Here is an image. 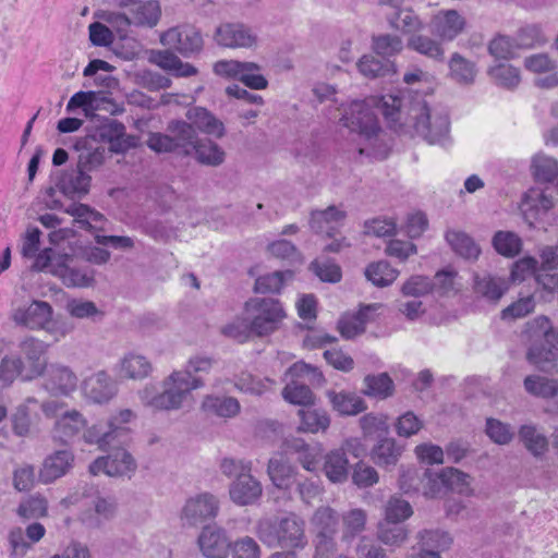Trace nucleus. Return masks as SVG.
Segmentation results:
<instances>
[{"instance_id":"5fc2aeb1","label":"nucleus","mask_w":558,"mask_h":558,"mask_svg":"<svg viewBox=\"0 0 558 558\" xmlns=\"http://www.w3.org/2000/svg\"><path fill=\"white\" fill-rule=\"evenodd\" d=\"M524 335L533 343L546 342L554 337L553 325L548 317L537 316L525 325Z\"/></svg>"},{"instance_id":"9d476101","label":"nucleus","mask_w":558,"mask_h":558,"mask_svg":"<svg viewBox=\"0 0 558 558\" xmlns=\"http://www.w3.org/2000/svg\"><path fill=\"white\" fill-rule=\"evenodd\" d=\"M162 45L178 51L183 57L198 53L204 45L201 32L193 25L183 24L171 27L160 36Z\"/></svg>"},{"instance_id":"c9c22d12","label":"nucleus","mask_w":558,"mask_h":558,"mask_svg":"<svg viewBox=\"0 0 558 558\" xmlns=\"http://www.w3.org/2000/svg\"><path fill=\"white\" fill-rule=\"evenodd\" d=\"M524 390L539 399H553L558 396V381L554 378L532 374L523 380Z\"/></svg>"},{"instance_id":"79ce46f5","label":"nucleus","mask_w":558,"mask_h":558,"mask_svg":"<svg viewBox=\"0 0 558 558\" xmlns=\"http://www.w3.org/2000/svg\"><path fill=\"white\" fill-rule=\"evenodd\" d=\"M364 275L374 286L385 288L395 282L399 276V270L391 267L387 260H378L367 265Z\"/></svg>"},{"instance_id":"09e8293b","label":"nucleus","mask_w":558,"mask_h":558,"mask_svg":"<svg viewBox=\"0 0 558 558\" xmlns=\"http://www.w3.org/2000/svg\"><path fill=\"white\" fill-rule=\"evenodd\" d=\"M420 549L444 551L450 548L452 538L449 533L438 529H425L416 534Z\"/></svg>"},{"instance_id":"69168bd1","label":"nucleus","mask_w":558,"mask_h":558,"mask_svg":"<svg viewBox=\"0 0 558 558\" xmlns=\"http://www.w3.org/2000/svg\"><path fill=\"white\" fill-rule=\"evenodd\" d=\"M366 313L360 311L354 315H344L338 322V330L345 339H352L365 331Z\"/></svg>"},{"instance_id":"13d9d810","label":"nucleus","mask_w":558,"mask_h":558,"mask_svg":"<svg viewBox=\"0 0 558 558\" xmlns=\"http://www.w3.org/2000/svg\"><path fill=\"white\" fill-rule=\"evenodd\" d=\"M435 291V283L432 278L421 275L411 276L401 287V294L404 298L420 300Z\"/></svg>"},{"instance_id":"a211bd4d","label":"nucleus","mask_w":558,"mask_h":558,"mask_svg":"<svg viewBox=\"0 0 558 558\" xmlns=\"http://www.w3.org/2000/svg\"><path fill=\"white\" fill-rule=\"evenodd\" d=\"M197 543L206 558H227L231 547L226 531L216 525L204 526Z\"/></svg>"},{"instance_id":"f704fd0d","label":"nucleus","mask_w":558,"mask_h":558,"mask_svg":"<svg viewBox=\"0 0 558 558\" xmlns=\"http://www.w3.org/2000/svg\"><path fill=\"white\" fill-rule=\"evenodd\" d=\"M402 448L397 445L393 438H380L371 450V459L381 468L396 465L401 457Z\"/></svg>"},{"instance_id":"5701e85b","label":"nucleus","mask_w":558,"mask_h":558,"mask_svg":"<svg viewBox=\"0 0 558 558\" xmlns=\"http://www.w3.org/2000/svg\"><path fill=\"white\" fill-rule=\"evenodd\" d=\"M524 66L533 73H549L535 80V85L541 88H555L558 86V66L547 53H535L524 59Z\"/></svg>"},{"instance_id":"423d86ee","label":"nucleus","mask_w":558,"mask_h":558,"mask_svg":"<svg viewBox=\"0 0 558 558\" xmlns=\"http://www.w3.org/2000/svg\"><path fill=\"white\" fill-rule=\"evenodd\" d=\"M244 308L253 335L257 337L276 331L286 318L282 304L272 298H252L245 302Z\"/></svg>"},{"instance_id":"f03ea898","label":"nucleus","mask_w":558,"mask_h":558,"mask_svg":"<svg viewBox=\"0 0 558 558\" xmlns=\"http://www.w3.org/2000/svg\"><path fill=\"white\" fill-rule=\"evenodd\" d=\"M203 386V379H190L185 373L172 372L163 379L161 392L146 386L140 391V399L145 407L155 411L179 410L191 391Z\"/></svg>"},{"instance_id":"3c124183","label":"nucleus","mask_w":558,"mask_h":558,"mask_svg":"<svg viewBox=\"0 0 558 558\" xmlns=\"http://www.w3.org/2000/svg\"><path fill=\"white\" fill-rule=\"evenodd\" d=\"M157 64L178 77H189L197 73V69L194 65L183 62L178 56L168 50L160 51L157 54Z\"/></svg>"},{"instance_id":"aec40b11","label":"nucleus","mask_w":558,"mask_h":558,"mask_svg":"<svg viewBox=\"0 0 558 558\" xmlns=\"http://www.w3.org/2000/svg\"><path fill=\"white\" fill-rule=\"evenodd\" d=\"M465 26V19L457 10H441L430 21L433 34L447 41L457 38Z\"/></svg>"},{"instance_id":"412c9836","label":"nucleus","mask_w":558,"mask_h":558,"mask_svg":"<svg viewBox=\"0 0 558 558\" xmlns=\"http://www.w3.org/2000/svg\"><path fill=\"white\" fill-rule=\"evenodd\" d=\"M122 5L129 9L133 26L153 28L161 17L158 0H128Z\"/></svg>"},{"instance_id":"473e14b6","label":"nucleus","mask_w":558,"mask_h":558,"mask_svg":"<svg viewBox=\"0 0 558 558\" xmlns=\"http://www.w3.org/2000/svg\"><path fill=\"white\" fill-rule=\"evenodd\" d=\"M345 213L336 206H329L324 210H315L311 216V228L317 233L332 235L339 223L344 219Z\"/></svg>"},{"instance_id":"7ed1b4c3","label":"nucleus","mask_w":558,"mask_h":558,"mask_svg":"<svg viewBox=\"0 0 558 558\" xmlns=\"http://www.w3.org/2000/svg\"><path fill=\"white\" fill-rule=\"evenodd\" d=\"M409 128L429 144L441 146L450 143V121L448 113L441 109L429 108L424 99H415L409 104Z\"/></svg>"},{"instance_id":"8fccbe9b","label":"nucleus","mask_w":558,"mask_h":558,"mask_svg":"<svg viewBox=\"0 0 558 558\" xmlns=\"http://www.w3.org/2000/svg\"><path fill=\"white\" fill-rule=\"evenodd\" d=\"M531 168L537 181H558V160L554 157L538 153L532 158Z\"/></svg>"},{"instance_id":"6e6552de","label":"nucleus","mask_w":558,"mask_h":558,"mask_svg":"<svg viewBox=\"0 0 558 558\" xmlns=\"http://www.w3.org/2000/svg\"><path fill=\"white\" fill-rule=\"evenodd\" d=\"M123 444H117L108 456L97 458L90 465L93 475L101 473L108 476H131L136 470V462L129 451L122 448Z\"/></svg>"},{"instance_id":"4d7b16f0","label":"nucleus","mask_w":558,"mask_h":558,"mask_svg":"<svg viewBox=\"0 0 558 558\" xmlns=\"http://www.w3.org/2000/svg\"><path fill=\"white\" fill-rule=\"evenodd\" d=\"M492 243L497 253L505 257H514L522 248V240L512 231H497Z\"/></svg>"},{"instance_id":"052dcab7","label":"nucleus","mask_w":558,"mask_h":558,"mask_svg":"<svg viewBox=\"0 0 558 558\" xmlns=\"http://www.w3.org/2000/svg\"><path fill=\"white\" fill-rule=\"evenodd\" d=\"M408 47L420 54L434 60L444 59V49L436 40L420 34L412 35L408 40Z\"/></svg>"},{"instance_id":"4c0bfd02","label":"nucleus","mask_w":558,"mask_h":558,"mask_svg":"<svg viewBox=\"0 0 558 558\" xmlns=\"http://www.w3.org/2000/svg\"><path fill=\"white\" fill-rule=\"evenodd\" d=\"M48 385L52 390L68 395L76 388L77 377L69 367L52 364L48 371Z\"/></svg>"},{"instance_id":"f257e3e1","label":"nucleus","mask_w":558,"mask_h":558,"mask_svg":"<svg viewBox=\"0 0 558 558\" xmlns=\"http://www.w3.org/2000/svg\"><path fill=\"white\" fill-rule=\"evenodd\" d=\"M373 107L383 113L389 126L395 131H402L410 123L408 110L404 112L405 106L399 96L385 95L379 99L351 102L344 110L341 121L344 126L357 133L366 142L365 145L359 147L361 155L376 156L378 154L377 143L380 128Z\"/></svg>"},{"instance_id":"c85d7f7f","label":"nucleus","mask_w":558,"mask_h":558,"mask_svg":"<svg viewBox=\"0 0 558 558\" xmlns=\"http://www.w3.org/2000/svg\"><path fill=\"white\" fill-rule=\"evenodd\" d=\"M151 369V364L146 356L130 352L121 357L118 374L121 378L142 380L150 374Z\"/></svg>"},{"instance_id":"6e6d98bb","label":"nucleus","mask_w":558,"mask_h":558,"mask_svg":"<svg viewBox=\"0 0 558 558\" xmlns=\"http://www.w3.org/2000/svg\"><path fill=\"white\" fill-rule=\"evenodd\" d=\"M445 488L454 490L459 494L471 493V476L458 469L446 468L438 476Z\"/></svg>"},{"instance_id":"2eb2a0df","label":"nucleus","mask_w":558,"mask_h":558,"mask_svg":"<svg viewBox=\"0 0 558 558\" xmlns=\"http://www.w3.org/2000/svg\"><path fill=\"white\" fill-rule=\"evenodd\" d=\"M117 392V383L105 371L96 372L83 381V393L93 403H107Z\"/></svg>"},{"instance_id":"774afa93","label":"nucleus","mask_w":558,"mask_h":558,"mask_svg":"<svg viewBox=\"0 0 558 558\" xmlns=\"http://www.w3.org/2000/svg\"><path fill=\"white\" fill-rule=\"evenodd\" d=\"M47 513L48 502L39 495L29 496L17 508V514L25 520L44 518Z\"/></svg>"},{"instance_id":"f8f14e48","label":"nucleus","mask_w":558,"mask_h":558,"mask_svg":"<svg viewBox=\"0 0 558 558\" xmlns=\"http://www.w3.org/2000/svg\"><path fill=\"white\" fill-rule=\"evenodd\" d=\"M19 348L26 361L23 379L32 380L41 376L48 364L46 359L48 345L39 339L27 337L20 342Z\"/></svg>"},{"instance_id":"2f4dec72","label":"nucleus","mask_w":558,"mask_h":558,"mask_svg":"<svg viewBox=\"0 0 558 558\" xmlns=\"http://www.w3.org/2000/svg\"><path fill=\"white\" fill-rule=\"evenodd\" d=\"M287 447L290 451L298 454V461L306 471L313 472L317 469L323 456L320 445H308L303 439L294 438L287 442Z\"/></svg>"},{"instance_id":"c03bdc74","label":"nucleus","mask_w":558,"mask_h":558,"mask_svg":"<svg viewBox=\"0 0 558 558\" xmlns=\"http://www.w3.org/2000/svg\"><path fill=\"white\" fill-rule=\"evenodd\" d=\"M363 384L364 388L362 389V392L365 396L381 400L389 398L395 391L393 381L387 373L367 375L365 376Z\"/></svg>"},{"instance_id":"e433bc0d","label":"nucleus","mask_w":558,"mask_h":558,"mask_svg":"<svg viewBox=\"0 0 558 558\" xmlns=\"http://www.w3.org/2000/svg\"><path fill=\"white\" fill-rule=\"evenodd\" d=\"M359 72L366 78H378L390 74H396L395 62L390 60H379L372 54H364L356 63Z\"/></svg>"},{"instance_id":"7c9ffc66","label":"nucleus","mask_w":558,"mask_h":558,"mask_svg":"<svg viewBox=\"0 0 558 558\" xmlns=\"http://www.w3.org/2000/svg\"><path fill=\"white\" fill-rule=\"evenodd\" d=\"M445 240L456 254L465 259L476 260L481 254L480 246L462 230L448 229Z\"/></svg>"},{"instance_id":"0eeeda50","label":"nucleus","mask_w":558,"mask_h":558,"mask_svg":"<svg viewBox=\"0 0 558 558\" xmlns=\"http://www.w3.org/2000/svg\"><path fill=\"white\" fill-rule=\"evenodd\" d=\"M219 509L220 502L217 496L207 492L199 493L186 499L181 510V519L190 526H197L216 519Z\"/></svg>"},{"instance_id":"603ef678","label":"nucleus","mask_w":558,"mask_h":558,"mask_svg":"<svg viewBox=\"0 0 558 558\" xmlns=\"http://www.w3.org/2000/svg\"><path fill=\"white\" fill-rule=\"evenodd\" d=\"M193 153H195L198 162L211 167L220 166L226 157L225 150L218 144L208 140H198Z\"/></svg>"},{"instance_id":"de8ad7c7","label":"nucleus","mask_w":558,"mask_h":558,"mask_svg":"<svg viewBox=\"0 0 558 558\" xmlns=\"http://www.w3.org/2000/svg\"><path fill=\"white\" fill-rule=\"evenodd\" d=\"M548 38L542 24H526L518 29L515 43L518 48L532 49L546 45Z\"/></svg>"},{"instance_id":"37998d69","label":"nucleus","mask_w":558,"mask_h":558,"mask_svg":"<svg viewBox=\"0 0 558 558\" xmlns=\"http://www.w3.org/2000/svg\"><path fill=\"white\" fill-rule=\"evenodd\" d=\"M450 77L461 85H472L476 76L475 63L454 52L449 60Z\"/></svg>"},{"instance_id":"cd10ccee","label":"nucleus","mask_w":558,"mask_h":558,"mask_svg":"<svg viewBox=\"0 0 558 558\" xmlns=\"http://www.w3.org/2000/svg\"><path fill=\"white\" fill-rule=\"evenodd\" d=\"M518 437L523 447L535 459H542L549 449L547 436L533 423L521 425Z\"/></svg>"},{"instance_id":"864d4df0","label":"nucleus","mask_w":558,"mask_h":558,"mask_svg":"<svg viewBox=\"0 0 558 558\" xmlns=\"http://www.w3.org/2000/svg\"><path fill=\"white\" fill-rule=\"evenodd\" d=\"M65 213L74 217L75 225L85 230L97 228V223L104 220V216L85 204H71Z\"/></svg>"},{"instance_id":"49530a36","label":"nucleus","mask_w":558,"mask_h":558,"mask_svg":"<svg viewBox=\"0 0 558 558\" xmlns=\"http://www.w3.org/2000/svg\"><path fill=\"white\" fill-rule=\"evenodd\" d=\"M272 484L278 488H287L295 473L294 466L283 457H272L267 466Z\"/></svg>"},{"instance_id":"b1692460","label":"nucleus","mask_w":558,"mask_h":558,"mask_svg":"<svg viewBox=\"0 0 558 558\" xmlns=\"http://www.w3.org/2000/svg\"><path fill=\"white\" fill-rule=\"evenodd\" d=\"M192 126L206 135L221 138L226 135L223 122L208 109L199 106L191 107L185 113Z\"/></svg>"},{"instance_id":"ea45409f","label":"nucleus","mask_w":558,"mask_h":558,"mask_svg":"<svg viewBox=\"0 0 558 558\" xmlns=\"http://www.w3.org/2000/svg\"><path fill=\"white\" fill-rule=\"evenodd\" d=\"M324 472L332 483H343L349 474V461L345 453L339 449L331 450L325 456Z\"/></svg>"},{"instance_id":"338daca9","label":"nucleus","mask_w":558,"mask_h":558,"mask_svg":"<svg viewBox=\"0 0 558 558\" xmlns=\"http://www.w3.org/2000/svg\"><path fill=\"white\" fill-rule=\"evenodd\" d=\"M388 20L391 27L403 33H415L423 26L418 16L410 9L398 10Z\"/></svg>"},{"instance_id":"dca6fc26","label":"nucleus","mask_w":558,"mask_h":558,"mask_svg":"<svg viewBox=\"0 0 558 558\" xmlns=\"http://www.w3.org/2000/svg\"><path fill=\"white\" fill-rule=\"evenodd\" d=\"M73 464L74 453L72 450H56L45 458L38 473V480L43 484H51L68 474Z\"/></svg>"},{"instance_id":"a18cd8bd","label":"nucleus","mask_w":558,"mask_h":558,"mask_svg":"<svg viewBox=\"0 0 558 558\" xmlns=\"http://www.w3.org/2000/svg\"><path fill=\"white\" fill-rule=\"evenodd\" d=\"M298 414L301 420L299 429L302 432L312 434L326 432L330 425V417L324 410L301 409Z\"/></svg>"},{"instance_id":"bb28decb","label":"nucleus","mask_w":558,"mask_h":558,"mask_svg":"<svg viewBox=\"0 0 558 558\" xmlns=\"http://www.w3.org/2000/svg\"><path fill=\"white\" fill-rule=\"evenodd\" d=\"M262 494V484L251 473L236 478L229 489L231 500L239 506L253 505Z\"/></svg>"},{"instance_id":"f3484780","label":"nucleus","mask_w":558,"mask_h":558,"mask_svg":"<svg viewBox=\"0 0 558 558\" xmlns=\"http://www.w3.org/2000/svg\"><path fill=\"white\" fill-rule=\"evenodd\" d=\"M12 318L17 325L29 329L50 330L52 307L48 302L34 301L26 308H17Z\"/></svg>"},{"instance_id":"0e129e2a","label":"nucleus","mask_w":558,"mask_h":558,"mask_svg":"<svg viewBox=\"0 0 558 558\" xmlns=\"http://www.w3.org/2000/svg\"><path fill=\"white\" fill-rule=\"evenodd\" d=\"M366 512L362 509H351L342 515V538L352 539L364 531L366 524Z\"/></svg>"},{"instance_id":"72a5a7b5","label":"nucleus","mask_w":558,"mask_h":558,"mask_svg":"<svg viewBox=\"0 0 558 558\" xmlns=\"http://www.w3.org/2000/svg\"><path fill=\"white\" fill-rule=\"evenodd\" d=\"M527 362L542 372H549L556 366L558 349L545 342L533 343L526 352Z\"/></svg>"},{"instance_id":"39448f33","label":"nucleus","mask_w":558,"mask_h":558,"mask_svg":"<svg viewBox=\"0 0 558 558\" xmlns=\"http://www.w3.org/2000/svg\"><path fill=\"white\" fill-rule=\"evenodd\" d=\"M258 535L270 547L302 548L307 543L305 523L295 514H289L275 524L270 522L262 523L258 529Z\"/></svg>"},{"instance_id":"6ab92c4d","label":"nucleus","mask_w":558,"mask_h":558,"mask_svg":"<svg viewBox=\"0 0 558 558\" xmlns=\"http://www.w3.org/2000/svg\"><path fill=\"white\" fill-rule=\"evenodd\" d=\"M217 43L229 48H250L256 43V34L241 23L220 25L215 34Z\"/></svg>"},{"instance_id":"a19ab883","label":"nucleus","mask_w":558,"mask_h":558,"mask_svg":"<svg viewBox=\"0 0 558 558\" xmlns=\"http://www.w3.org/2000/svg\"><path fill=\"white\" fill-rule=\"evenodd\" d=\"M202 409L219 417H233L240 412V403L232 397L206 396Z\"/></svg>"},{"instance_id":"e2e57ef3","label":"nucleus","mask_w":558,"mask_h":558,"mask_svg":"<svg viewBox=\"0 0 558 558\" xmlns=\"http://www.w3.org/2000/svg\"><path fill=\"white\" fill-rule=\"evenodd\" d=\"M377 537L387 546L400 547L408 539L409 531L398 523L384 522L378 525Z\"/></svg>"},{"instance_id":"c756f323","label":"nucleus","mask_w":558,"mask_h":558,"mask_svg":"<svg viewBox=\"0 0 558 558\" xmlns=\"http://www.w3.org/2000/svg\"><path fill=\"white\" fill-rule=\"evenodd\" d=\"M326 396L340 415H357L367 408L365 401L354 392L328 390Z\"/></svg>"},{"instance_id":"680f3d73","label":"nucleus","mask_w":558,"mask_h":558,"mask_svg":"<svg viewBox=\"0 0 558 558\" xmlns=\"http://www.w3.org/2000/svg\"><path fill=\"white\" fill-rule=\"evenodd\" d=\"M338 522L339 518L337 512L328 506L317 508L311 519V523L316 533L336 534Z\"/></svg>"},{"instance_id":"20e7f679","label":"nucleus","mask_w":558,"mask_h":558,"mask_svg":"<svg viewBox=\"0 0 558 558\" xmlns=\"http://www.w3.org/2000/svg\"><path fill=\"white\" fill-rule=\"evenodd\" d=\"M286 379L290 381L282 389L283 399L291 404L307 407L314 403L308 385H319L324 377L317 367L296 362L287 369Z\"/></svg>"},{"instance_id":"bf43d9fd","label":"nucleus","mask_w":558,"mask_h":558,"mask_svg":"<svg viewBox=\"0 0 558 558\" xmlns=\"http://www.w3.org/2000/svg\"><path fill=\"white\" fill-rule=\"evenodd\" d=\"M293 278L291 270L275 271L259 276L254 286L257 293H279L283 284Z\"/></svg>"},{"instance_id":"9b49d317","label":"nucleus","mask_w":558,"mask_h":558,"mask_svg":"<svg viewBox=\"0 0 558 558\" xmlns=\"http://www.w3.org/2000/svg\"><path fill=\"white\" fill-rule=\"evenodd\" d=\"M86 417L77 410H66L57 417L51 430L52 439L62 445H70L80 438L86 427Z\"/></svg>"},{"instance_id":"ddd939ff","label":"nucleus","mask_w":558,"mask_h":558,"mask_svg":"<svg viewBox=\"0 0 558 558\" xmlns=\"http://www.w3.org/2000/svg\"><path fill=\"white\" fill-rule=\"evenodd\" d=\"M100 141L109 143V149L122 154L137 145V137L125 133V125L113 119H106L97 129Z\"/></svg>"},{"instance_id":"4be33fe9","label":"nucleus","mask_w":558,"mask_h":558,"mask_svg":"<svg viewBox=\"0 0 558 558\" xmlns=\"http://www.w3.org/2000/svg\"><path fill=\"white\" fill-rule=\"evenodd\" d=\"M554 206V199L545 191L532 187L523 196L521 202V211L524 220L533 226L535 221L542 219Z\"/></svg>"},{"instance_id":"a878e982","label":"nucleus","mask_w":558,"mask_h":558,"mask_svg":"<svg viewBox=\"0 0 558 558\" xmlns=\"http://www.w3.org/2000/svg\"><path fill=\"white\" fill-rule=\"evenodd\" d=\"M508 290L507 282L490 274H475L473 277V292L489 303H497Z\"/></svg>"},{"instance_id":"4468645a","label":"nucleus","mask_w":558,"mask_h":558,"mask_svg":"<svg viewBox=\"0 0 558 558\" xmlns=\"http://www.w3.org/2000/svg\"><path fill=\"white\" fill-rule=\"evenodd\" d=\"M51 275L59 277L68 287H89L94 282V270L87 266L78 267L73 257L63 255L61 262L53 264Z\"/></svg>"},{"instance_id":"1a4fd4ad","label":"nucleus","mask_w":558,"mask_h":558,"mask_svg":"<svg viewBox=\"0 0 558 558\" xmlns=\"http://www.w3.org/2000/svg\"><path fill=\"white\" fill-rule=\"evenodd\" d=\"M129 433L128 427H116L114 421L98 422L90 426L87 423L81 435V440L106 451L116 447L117 444H125Z\"/></svg>"},{"instance_id":"393cba45","label":"nucleus","mask_w":558,"mask_h":558,"mask_svg":"<svg viewBox=\"0 0 558 558\" xmlns=\"http://www.w3.org/2000/svg\"><path fill=\"white\" fill-rule=\"evenodd\" d=\"M178 154L190 156L193 153L199 137L197 131L190 122L172 120L167 125Z\"/></svg>"},{"instance_id":"58836bf2","label":"nucleus","mask_w":558,"mask_h":558,"mask_svg":"<svg viewBox=\"0 0 558 558\" xmlns=\"http://www.w3.org/2000/svg\"><path fill=\"white\" fill-rule=\"evenodd\" d=\"M487 74L495 85L509 90L517 88L521 82L520 70L510 63H496L488 68Z\"/></svg>"}]
</instances>
